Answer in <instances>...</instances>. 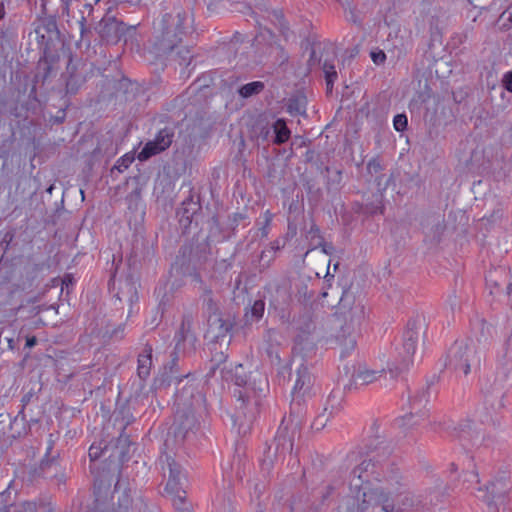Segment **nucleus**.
I'll return each mask as SVG.
<instances>
[{
  "mask_svg": "<svg viewBox=\"0 0 512 512\" xmlns=\"http://www.w3.org/2000/svg\"><path fill=\"white\" fill-rule=\"evenodd\" d=\"M392 480H395L398 487H393V483H391L388 488L377 487L374 490L363 492L359 512H366L374 505H381L384 512H393L395 510L422 509L436 504L432 497L428 498L422 493L400 491V488L405 486L400 482V477L392 478Z\"/></svg>",
  "mask_w": 512,
  "mask_h": 512,
  "instance_id": "1",
  "label": "nucleus"
},
{
  "mask_svg": "<svg viewBox=\"0 0 512 512\" xmlns=\"http://www.w3.org/2000/svg\"><path fill=\"white\" fill-rule=\"evenodd\" d=\"M293 350L295 354H303L301 362L295 371L291 373V379H294V385L292 388L289 421L294 428H299L306 412L304 398L310 393L313 386V376L308 366L303 362V357L314 350V342L310 341L307 336L298 335ZM296 356L297 355H295V357Z\"/></svg>",
  "mask_w": 512,
  "mask_h": 512,
  "instance_id": "2",
  "label": "nucleus"
},
{
  "mask_svg": "<svg viewBox=\"0 0 512 512\" xmlns=\"http://www.w3.org/2000/svg\"><path fill=\"white\" fill-rule=\"evenodd\" d=\"M190 20L188 13L174 9L154 22V45L159 56H167L178 48L190 27Z\"/></svg>",
  "mask_w": 512,
  "mask_h": 512,
  "instance_id": "3",
  "label": "nucleus"
},
{
  "mask_svg": "<svg viewBox=\"0 0 512 512\" xmlns=\"http://www.w3.org/2000/svg\"><path fill=\"white\" fill-rule=\"evenodd\" d=\"M201 400L202 395L193 384L185 385L175 394L177 409L171 429L177 441L188 439L198 429L199 421L195 416L194 406Z\"/></svg>",
  "mask_w": 512,
  "mask_h": 512,
  "instance_id": "4",
  "label": "nucleus"
},
{
  "mask_svg": "<svg viewBox=\"0 0 512 512\" xmlns=\"http://www.w3.org/2000/svg\"><path fill=\"white\" fill-rule=\"evenodd\" d=\"M353 296L348 291H344L340 301L339 308H349L347 312H344L345 321H349L346 326H343L336 336V340L341 347V356L346 357L356 347V328L359 327L361 321L364 319V306L359 302L355 303Z\"/></svg>",
  "mask_w": 512,
  "mask_h": 512,
  "instance_id": "5",
  "label": "nucleus"
},
{
  "mask_svg": "<svg viewBox=\"0 0 512 512\" xmlns=\"http://www.w3.org/2000/svg\"><path fill=\"white\" fill-rule=\"evenodd\" d=\"M160 462L162 463L164 473L168 470V480L165 490L171 495L173 506L178 512H192L190 505L185 500L186 492L184 490V483L186 478L182 473L180 465L167 454L160 457Z\"/></svg>",
  "mask_w": 512,
  "mask_h": 512,
  "instance_id": "6",
  "label": "nucleus"
},
{
  "mask_svg": "<svg viewBox=\"0 0 512 512\" xmlns=\"http://www.w3.org/2000/svg\"><path fill=\"white\" fill-rule=\"evenodd\" d=\"M480 354L473 341H455L447 355L446 366L455 372L468 375L472 369L480 366Z\"/></svg>",
  "mask_w": 512,
  "mask_h": 512,
  "instance_id": "7",
  "label": "nucleus"
},
{
  "mask_svg": "<svg viewBox=\"0 0 512 512\" xmlns=\"http://www.w3.org/2000/svg\"><path fill=\"white\" fill-rule=\"evenodd\" d=\"M382 467L381 461L377 459L376 455L369 456L357 465L351 472L350 489L355 493L353 497V505L357 506L359 512V504L363 500V492L374 490L375 488H368L364 483L369 482L370 476L375 475L378 479L380 473L378 468Z\"/></svg>",
  "mask_w": 512,
  "mask_h": 512,
  "instance_id": "8",
  "label": "nucleus"
},
{
  "mask_svg": "<svg viewBox=\"0 0 512 512\" xmlns=\"http://www.w3.org/2000/svg\"><path fill=\"white\" fill-rule=\"evenodd\" d=\"M510 490L509 477L506 473H502L485 486H479L475 495L487 505L488 512H498L499 506L506 502Z\"/></svg>",
  "mask_w": 512,
  "mask_h": 512,
  "instance_id": "9",
  "label": "nucleus"
},
{
  "mask_svg": "<svg viewBox=\"0 0 512 512\" xmlns=\"http://www.w3.org/2000/svg\"><path fill=\"white\" fill-rule=\"evenodd\" d=\"M221 377L226 381H233L239 387H244V391L239 390L238 392V397L242 399L243 402L249 400L250 392H253L257 396H262L265 395L268 389L267 378L262 375H258V379L255 377L253 382H248L242 364L235 365L234 373L231 369L223 366L221 369Z\"/></svg>",
  "mask_w": 512,
  "mask_h": 512,
  "instance_id": "10",
  "label": "nucleus"
},
{
  "mask_svg": "<svg viewBox=\"0 0 512 512\" xmlns=\"http://www.w3.org/2000/svg\"><path fill=\"white\" fill-rule=\"evenodd\" d=\"M337 57L336 48L333 44H315L312 47V51L309 58V66L321 65L324 72L327 91L331 92L333 89L334 82L338 75L335 70V60Z\"/></svg>",
  "mask_w": 512,
  "mask_h": 512,
  "instance_id": "11",
  "label": "nucleus"
},
{
  "mask_svg": "<svg viewBox=\"0 0 512 512\" xmlns=\"http://www.w3.org/2000/svg\"><path fill=\"white\" fill-rule=\"evenodd\" d=\"M98 33L102 40L107 43L116 44L122 39L127 41V35L133 36L136 31V25L126 26L122 21L115 17L103 18L98 25Z\"/></svg>",
  "mask_w": 512,
  "mask_h": 512,
  "instance_id": "12",
  "label": "nucleus"
},
{
  "mask_svg": "<svg viewBox=\"0 0 512 512\" xmlns=\"http://www.w3.org/2000/svg\"><path fill=\"white\" fill-rule=\"evenodd\" d=\"M418 326L416 320H410L407 324V330L403 335V354L402 361L399 366L394 369L390 368L389 371L392 376H396L403 370H407L413 362V356L416 351L418 340Z\"/></svg>",
  "mask_w": 512,
  "mask_h": 512,
  "instance_id": "13",
  "label": "nucleus"
},
{
  "mask_svg": "<svg viewBox=\"0 0 512 512\" xmlns=\"http://www.w3.org/2000/svg\"><path fill=\"white\" fill-rule=\"evenodd\" d=\"M193 319L184 315L179 330L174 336L175 352L190 353L195 350L197 338L192 331Z\"/></svg>",
  "mask_w": 512,
  "mask_h": 512,
  "instance_id": "14",
  "label": "nucleus"
},
{
  "mask_svg": "<svg viewBox=\"0 0 512 512\" xmlns=\"http://www.w3.org/2000/svg\"><path fill=\"white\" fill-rule=\"evenodd\" d=\"M207 323V337L215 343H230V332L233 324L229 319H224L222 315H211L208 317Z\"/></svg>",
  "mask_w": 512,
  "mask_h": 512,
  "instance_id": "15",
  "label": "nucleus"
},
{
  "mask_svg": "<svg viewBox=\"0 0 512 512\" xmlns=\"http://www.w3.org/2000/svg\"><path fill=\"white\" fill-rule=\"evenodd\" d=\"M429 386L422 388L418 391L410 400L411 412L408 415H405L401 419L397 420L399 426H412L417 424L418 422L410 423V421L415 416L423 417L425 412L422 411V408L426 406L429 399Z\"/></svg>",
  "mask_w": 512,
  "mask_h": 512,
  "instance_id": "16",
  "label": "nucleus"
},
{
  "mask_svg": "<svg viewBox=\"0 0 512 512\" xmlns=\"http://www.w3.org/2000/svg\"><path fill=\"white\" fill-rule=\"evenodd\" d=\"M341 409H342V400L340 398L336 397L335 395H330L328 397V400H327V403H326L323 413L316 418V420L313 424V427L317 430H320L321 428H323L325 426V424L329 420V418L338 414Z\"/></svg>",
  "mask_w": 512,
  "mask_h": 512,
  "instance_id": "17",
  "label": "nucleus"
},
{
  "mask_svg": "<svg viewBox=\"0 0 512 512\" xmlns=\"http://www.w3.org/2000/svg\"><path fill=\"white\" fill-rule=\"evenodd\" d=\"M284 423L285 418L282 420L274 438L275 453L279 455L291 452L293 448V436L288 433V427Z\"/></svg>",
  "mask_w": 512,
  "mask_h": 512,
  "instance_id": "18",
  "label": "nucleus"
},
{
  "mask_svg": "<svg viewBox=\"0 0 512 512\" xmlns=\"http://www.w3.org/2000/svg\"><path fill=\"white\" fill-rule=\"evenodd\" d=\"M322 506L310 494L300 496L291 505V512H320Z\"/></svg>",
  "mask_w": 512,
  "mask_h": 512,
  "instance_id": "19",
  "label": "nucleus"
},
{
  "mask_svg": "<svg viewBox=\"0 0 512 512\" xmlns=\"http://www.w3.org/2000/svg\"><path fill=\"white\" fill-rule=\"evenodd\" d=\"M152 367V348H145L143 353L138 357V367L137 372L138 376L145 380L150 375V370Z\"/></svg>",
  "mask_w": 512,
  "mask_h": 512,
  "instance_id": "20",
  "label": "nucleus"
},
{
  "mask_svg": "<svg viewBox=\"0 0 512 512\" xmlns=\"http://www.w3.org/2000/svg\"><path fill=\"white\" fill-rule=\"evenodd\" d=\"M67 73H69V77L66 81V90L68 93L75 94L84 83V78L76 73V67L72 64V59L69 60L67 65Z\"/></svg>",
  "mask_w": 512,
  "mask_h": 512,
  "instance_id": "21",
  "label": "nucleus"
},
{
  "mask_svg": "<svg viewBox=\"0 0 512 512\" xmlns=\"http://www.w3.org/2000/svg\"><path fill=\"white\" fill-rule=\"evenodd\" d=\"M472 331L479 343H486L491 337L492 327L485 320L478 319L473 323Z\"/></svg>",
  "mask_w": 512,
  "mask_h": 512,
  "instance_id": "22",
  "label": "nucleus"
},
{
  "mask_svg": "<svg viewBox=\"0 0 512 512\" xmlns=\"http://www.w3.org/2000/svg\"><path fill=\"white\" fill-rule=\"evenodd\" d=\"M272 129L275 134L273 140L275 144L281 145L289 140L291 132L283 119H277L273 123Z\"/></svg>",
  "mask_w": 512,
  "mask_h": 512,
  "instance_id": "23",
  "label": "nucleus"
},
{
  "mask_svg": "<svg viewBox=\"0 0 512 512\" xmlns=\"http://www.w3.org/2000/svg\"><path fill=\"white\" fill-rule=\"evenodd\" d=\"M177 357H173L170 366L164 367V372L162 374V383H167L170 385L173 381L180 382L182 376L179 374V370L177 367ZM188 375H183V377H187Z\"/></svg>",
  "mask_w": 512,
  "mask_h": 512,
  "instance_id": "24",
  "label": "nucleus"
},
{
  "mask_svg": "<svg viewBox=\"0 0 512 512\" xmlns=\"http://www.w3.org/2000/svg\"><path fill=\"white\" fill-rule=\"evenodd\" d=\"M382 373V371L359 369L354 375L355 384L368 385L374 382Z\"/></svg>",
  "mask_w": 512,
  "mask_h": 512,
  "instance_id": "25",
  "label": "nucleus"
},
{
  "mask_svg": "<svg viewBox=\"0 0 512 512\" xmlns=\"http://www.w3.org/2000/svg\"><path fill=\"white\" fill-rule=\"evenodd\" d=\"M333 490H334L333 486H331L329 484H325V485L315 488L310 493V496L313 499H315L318 503H320L321 506L323 507L325 505V502L327 501V499L333 493Z\"/></svg>",
  "mask_w": 512,
  "mask_h": 512,
  "instance_id": "26",
  "label": "nucleus"
},
{
  "mask_svg": "<svg viewBox=\"0 0 512 512\" xmlns=\"http://www.w3.org/2000/svg\"><path fill=\"white\" fill-rule=\"evenodd\" d=\"M174 132L170 128L160 130L155 136L154 140L159 145V150H166L172 143Z\"/></svg>",
  "mask_w": 512,
  "mask_h": 512,
  "instance_id": "27",
  "label": "nucleus"
},
{
  "mask_svg": "<svg viewBox=\"0 0 512 512\" xmlns=\"http://www.w3.org/2000/svg\"><path fill=\"white\" fill-rule=\"evenodd\" d=\"M264 89V83L261 81H254L247 83L240 87L239 94L243 98H249L253 95L259 94Z\"/></svg>",
  "mask_w": 512,
  "mask_h": 512,
  "instance_id": "28",
  "label": "nucleus"
},
{
  "mask_svg": "<svg viewBox=\"0 0 512 512\" xmlns=\"http://www.w3.org/2000/svg\"><path fill=\"white\" fill-rule=\"evenodd\" d=\"M287 110L291 115H302L306 112V99L304 97L290 98Z\"/></svg>",
  "mask_w": 512,
  "mask_h": 512,
  "instance_id": "29",
  "label": "nucleus"
},
{
  "mask_svg": "<svg viewBox=\"0 0 512 512\" xmlns=\"http://www.w3.org/2000/svg\"><path fill=\"white\" fill-rule=\"evenodd\" d=\"M203 309L207 313V318L211 315H221L219 313L218 303L212 297L210 291H206L202 296Z\"/></svg>",
  "mask_w": 512,
  "mask_h": 512,
  "instance_id": "30",
  "label": "nucleus"
},
{
  "mask_svg": "<svg viewBox=\"0 0 512 512\" xmlns=\"http://www.w3.org/2000/svg\"><path fill=\"white\" fill-rule=\"evenodd\" d=\"M159 145L155 142V140L149 141L145 144L142 150L138 154V159L140 161H146L150 157L161 153L163 150H159Z\"/></svg>",
  "mask_w": 512,
  "mask_h": 512,
  "instance_id": "31",
  "label": "nucleus"
},
{
  "mask_svg": "<svg viewBox=\"0 0 512 512\" xmlns=\"http://www.w3.org/2000/svg\"><path fill=\"white\" fill-rule=\"evenodd\" d=\"M226 358L227 356L223 352L216 353L214 356H212L211 367L208 375L214 376L217 370L221 372L223 366L227 367Z\"/></svg>",
  "mask_w": 512,
  "mask_h": 512,
  "instance_id": "32",
  "label": "nucleus"
},
{
  "mask_svg": "<svg viewBox=\"0 0 512 512\" xmlns=\"http://www.w3.org/2000/svg\"><path fill=\"white\" fill-rule=\"evenodd\" d=\"M383 209L384 207L382 205V195H376L374 201H372L369 204H366L365 206V212L371 215L377 213L382 214Z\"/></svg>",
  "mask_w": 512,
  "mask_h": 512,
  "instance_id": "33",
  "label": "nucleus"
},
{
  "mask_svg": "<svg viewBox=\"0 0 512 512\" xmlns=\"http://www.w3.org/2000/svg\"><path fill=\"white\" fill-rule=\"evenodd\" d=\"M133 161L134 156L132 154L127 153L117 160L113 169H117L119 172H123L133 163Z\"/></svg>",
  "mask_w": 512,
  "mask_h": 512,
  "instance_id": "34",
  "label": "nucleus"
},
{
  "mask_svg": "<svg viewBox=\"0 0 512 512\" xmlns=\"http://www.w3.org/2000/svg\"><path fill=\"white\" fill-rule=\"evenodd\" d=\"M36 506L32 502H22L11 507L9 512H35Z\"/></svg>",
  "mask_w": 512,
  "mask_h": 512,
  "instance_id": "35",
  "label": "nucleus"
},
{
  "mask_svg": "<svg viewBox=\"0 0 512 512\" xmlns=\"http://www.w3.org/2000/svg\"><path fill=\"white\" fill-rule=\"evenodd\" d=\"M265 303L262 300H256L251 307V316L254 320H259L264 313Z\"/></svg>",
  "mask_w": 512,
  "mask_h": 512,
  "instance_id": "36",
  "label": "nucleus"
},
{
  "mask_svg": "<svg viewBox=\"0 0 512 512\" xmlns=\"http://www.w3.org/2000/svg\"><path fill=\"white\" fill-rule=\"evenodd\" d=\"M408 120L405 114H398L394 117L393 125L396 131L402 132L407 128Z\"/></svg>",
  "mask_w": 512,
  "mask_h": 512,
  "instance_id": "37",
  "label": "nucleus"
},
{
  "mask_svg": "<svg viewBox=\"0 0 512 512\" xmlns=\"http://www.w3.org/2000/svg\"><path fill=\"white\" fill-rule=\"evenodd\" d=\"M177 57L179 58L180 65H189L192 59L191 52L188 48H180L177 51Z\"/></svg>",
  "mask_w": 512,
  "mask_h": 512,
  "instance_id": "38",
  "label": "nucleus"
},
{
  "mask_svg": "<svg viewBox=\"0 0 512 512\" xmlns=\"http://www.w3.org/2000/svg\"><path fill=\"white\" fill-rule=\"evenodd\" d=\"M493 398H495V400H497L496 403L494 401H492L491 399H489V397H486L485 404L486 405L489 404L493 411H497L504 406L502 403L503 395L500 391H498Z\"/></svg>",
  "mask_w": 512,
  "mask_h": 512,
  "instance_id": "39",
  "label": "nucleus"
},
{
  "mask_svg": "<svg viewBox=\"0 0 512 512\" xmlns=\"http://www.w3.org/2000/svg\"><path fill=\"white\" fill-rule=\"evenodd\" d=\"M383 170V166L377 158L371 159L367 164V171L371 175H377Z\"/></svg>",
  "mask_w": 512,
  "mask_h": 512,
  "instance_id": "40",
  "label": "nucleus"
},
{
  "mask_svg": "<svg viewBox=\"0 0 512 512\" xmlns=\"http://www.w3.org/2000/svg\"><path fill=\"white\" fill-rule=\"evenodd\" d=\"M57 470V465L54 460H43L40 464V470L44 477H51L48 470Z\"/></svg>",
  "mask_w": 512,
  "mask_h": 512,
  "instance_id": "41",
  "label": "nucleus"
},
{
  "mask_svg": "<svg viewBox=\"0 0 512 512\" xmlns=\"http://www.w3.org/2000/svg\"><path fill=\"white\" fill-rule=\"evenodd\" d=\"M102 453H103V448L100 445L92 444L90 446L89 452H88L90 461H96L97 459H99L101 457Z\"/></svg>",
  "mask_w": 512,
  "mask_h": 512,
  "instance_id": "42",
  "label": "nucleus"
},
{
  "mask_svg": "<svg viewBox=\"0 0 512 512\" xmlns=\"http://www.w3.org/2000/svg\"><path fill=\"white\" fill-rule=\"evenodd\" d=\"M371 59L373 60V62L375 64L380 65V64L384 63V61L386 59V54L382 50L372 51Z\"/></svg>",
  "mask_w": 512,
  "mask_h": 512,
  "instance_id": "43",
  "label": "nucleus"
},
{
  "mask_svg": "<svg viewBox=\"0 0 512 512\" xmlns=\"http://www.w3.org/2000/svg\"><path fill=\"white\" fill-rule=\"evenodd\" d=\"M503 87L512 93V70L506 72L502 78Z\"/></svg>",
  "mask_w": 512,
  "mask_h": 512,
  "instance_id": "44",
  "label": "nucleus"
},
{
  "mask_svg": "<svg viewBox=\"0 0 512 512\" xmlns=\"http://www.w3.org/2000/svg\"><path fill=\"white\" fill-rule=\"evenodd\" d=\"M465 482L479 484L478 473L475 471L465 473L464 474V483Z\"/></svg>",
  "mask_w": 512,
  "mask_h": 512,
  "instance_id": "45",
  "label": "nucleus"
},
{
  "mask_svg": "<svg viewBox=\"0 0 512 512\" xmlns=\"http://www.w3.org/2000/svg\"><path fill=\"white\" fill-rule=\"evenodd\" d=\"M127 286H128V293L130 294V296H129L130 302H132L134 299L137 300L138 299L137 291H136V287L134 286V284L128 283Z\"/></svg>",
  "mask_w": 512,
  "mask_h": 512,
  "instance_id": "46",
  "label": "nucleus"
},
{
  "mask_svg": "<svg viewBox=\"0 0 512 512\" xmlns=\"http://www.w3.org/2000/svg\"><path fill=\"white\" fill-rule=\"evenodd\" d=\"M270 222H271V215H270L269 211H266L265 212V225L261 229L263 236H266L268 234L267 227L269 226Z\"/></svg>",
  "mask_w": 512,
  "mask_h": 512,
  "instance_id": "47",
  "label": "nucleus"
},
{
  "mask_svg": "<svg viewBox=\"0 0 512 512\" xmlns=\"http://www.w3.org/2000/svg\"><path fill=\"white\" fill-rule=\"evenodd\" d=\"M486 281H487V284L489 286H491V287L492 286L493 287H498L499 286L498 282L493 279V274L491 272L489 273V276L486 278Z\"/></svg>",
  "mask_w": 512,
  "mask_h": 512,
  "instance_id": "48",
  "label": "nucleus"
},
{
  "mask_svg": "<svg viewBox=\"0 0 512 512\" xmlns=\"http://www.w3.org/2000/svg\"><path fill=\"white\" fill-rule=\"evenodd\" d=\"M73 284V277L69 274L65 275L64 278L62 279V285H65L66 287H68L69 285H72Z\"/></svg>",
  "mask_w": 512,
  "mask_h": 512,
  "instance_id": "49",
  "label": "nucleus"
},
{
  "mask_svg": "<svg viewBox=\"0 0 512 512\" xmlns=\"http://www.w3.org/2000/svg\"><path fill=\"white\" fill-rule=\"evenodd\" d=\"M269 134H270V128H268V127H263V128L261 129V132H260V134H259V137H261L263 140H266V139L268 138Z\"/></svg>",
  "mask_w": 512,
  "mask_h": 512,
  "instance_id": "50",
  "label": "nucleus"
},
{
  "mask_svg": "<svg viewBox=\"0 0 512 512\" xmlns=\"http://www.w3.org/2000/svg\"><path fill=\"white\" fill-rule=\"evenodd\" d=\"M36 344H37V339H36V337H34V336H33V337H29V338H27V340H26V347H28V348H32V347H34Z\"/></svg>",
  "mask_w": 512,
  "mask_h": 512,
  "instance_id": "51",
  "label": "nucleus"
},
{
  "mask_svg": "<svg viewBox=\"0 0 512 512\" xmlns=\"http://www.w3.org/2000/svg\"><path fill=\"white\" fill-rule=\"evenodd\" d=\"M270 450H271V446L268 448L267 456H266V458L264 459V462H263L264 465H271L272 464V459H271V457L269 455L270 454Z\"/></svg>",
  "mask_w": 512,
  "mask_h": 512,
  "instance_id": "52",
  "label": "nucleus"
},
{
  "mask_svg": "<svg viewBox=\"0 0 512 512\" xmlns=\"http://www.w3.org/2000/svg\"><path fill=\"white\" fill-rule=\"evenodd\" d=\"M280 248H281V245H280V242L278 240L274 241L271 244V250L272 251H278V250H280Z\"/></svg>",
  "mask_w": 512,
  "mask_h": 512,
  "instance_id": "53",
  "label": "nucleus"
},
{
  "mask_svg": "<svg viewBox=\"0 0 512 512\" xmlns=\"http://www.w3.org/2000/svg\"><path fill=\"white\" fill-rule=\"evenodd\" d=\"M343 7H348L349 9H351V0H338Z\"/></svg>",
  "mask_w": 512,
  "mask_h": 512,
  "instance_id": "54",
  "label": "nucleus"
},
{
  "mask_svg": "<svg viewBox=\"0 0 512 512\" xmlns=\"http://www.w3.org/2000/svg\"><path fill=\"white\" fill-rule=\"evenodd\" d=\"M450 306H451L452 311H454L455 307L457 306V301H456L455 296L453 297V299L450 298Z\"/></svg>",
  "mask_w": 512,
  "mask_h": 512,
  "instance_id": "55",
  "label": "nucleus"
},
{
  "mask_svg": "<svg viewBox=\"0 0 512 512\" xmlns=\"http://www.w3.org/2000/svg\"><path fill=\"white\" fill-rule=\"evenodd\" d=\"M471 4L474 5V7H481L480 0H469Z\"/></svg>",
  "mask_w": 512,
  "mask_h": 512,
  "instance_id": "56",
  "label": "nucleus"
},
{
  "mask_svg": "<svg viewBox=\"0 0 512 512\" xmlns=\"http://www.w3.org/2000/svg\"><path fill=\"white\" fill-rule=\"evenodd\" d=\"M506 289H507V294L509 296H512V283H509Z\"/></svg>",
  "mask_w": 512,
  "mask_h": 512,
  "instance_id": "57",
  "label": "nucleus"
},
{
  "mask_svg": "<svg viewBox=\"0 0 512 512\" xmlns=\"http://www.w3.org/2000/svg\"><path fill=\"white\" fill-rule=\"evenodd\" d=\"M8 346L10 349H14V340L12 338L8 339Z\"/></svg>",
  "mask_w": 512,
  "mask_h": 512,
  "instance_id": "58",
  "label": "nucleus"
},
{
  "mask_svg": "<svg viewBox=\"0 0 512 512\" xmlns=\"http://www.w3.org/2000/svg\"><path fill=\"white\" fill-rule=\"evenodd\" d=\"M126 440H127V437L124 438L123 435H120L119 442L126 441Z\"/></svg>",
  "mask_w": 512,
  "mask_h": 512,
  "instance_id": "59",
  "label": "nucleus"
},
{
  "mask_svg": "<svg viewBox=\"0 0 512 512\" xmlns=\"http://www.w3.org/2000/svg\"><path fill=\"white\" fill-rule=\"evenodd\" d=\"M84 21H85V17H82V21L80 22V24H81V29H82V30H83V26H84V24H83V23H84Z\"/></svg>",
  "mask_w": 512,
  "mask_h": 512,
  "instance_id": "60",
  "label": "nucleus"
},
{
  "mask_svg": "<svg viewBox=\"0 0 512 512\" xmlns=\"http://www.w3.org/2000/svg\"><path fill=\"white\" fill-rule=\"evenodd\" d=\"M266 255V251H263L262 254H261V259H263Z\"/></svg>",
  "mask_w": 512,
  "mask_h": 512,
  "instance_id": "61",
  "label": "nucleus"
},
{
  "mask_svg": "<svg viewBox=\"0 0 512 512\" xmlns=\"http://www.w3.org/2000/svg\"><path fill=\"white\" fill-rule=\"evenodd\" d=\"M208 9H211V2H207Z\"/></svg>",
  "mask_w": 512,
  "mask_h": 512,
  "instance_id": "62",
  "label": "nucleus"
},
{
  "mask_svg": "<svg viewBox=\"0 0 512 512\" xmlns=\"http://www.w3.org/2000/svg\"><path fill=\"white\" fill-rule=\"evenodd\" d=\"M50 25H52L53 28L56 29V24L54 22L50 23Z\"/></svg>",
  "mask_w": 512,
  "mask_h": 512,
  "instance_id": "63",
  "label": "nucleus"
},
{
  "mask_svg": "<svg viewBox=\"0 0 512 512\" xmlns=\"http://www.w3.org/2000/svg\"><path fill=\"white\" fill-rule=\"evenodd\" d=\"M322 296H323V297H326V296H327V293H326V292H323V293H322Z\"/></svg>",
  "mask_w": 512,
  "mask_h": 512,
  "instance_id": "64",
  "label": "nucleus"
}]
</instances>
